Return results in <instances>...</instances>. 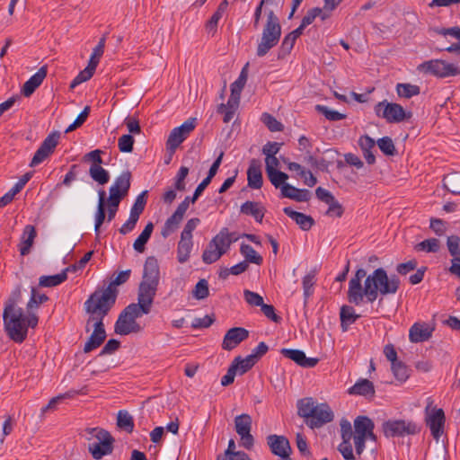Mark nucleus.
I'll list each match as a JSON object with an SVG mask.
<instances>
[{
    "label": "nucleus",
    "mask_w": 460,
    "mask_h": 460,
    "mask_svg": "<svg viewBox=\"0 0 460 460\" xmlns=\"http://www.w3.org/2000/svg\"><path fill=\"white\" fill-rule=\"evenodd\" d=\"M353 425L354 433L352 432V438L356 453L360 456L365 450L367 439L376 440V436L374 434L375 424L367 416H358L354 420Z\"/></svg>",
    "instance_id": "1a4fd4ad"
},
{
    "label": "nucleus",
    "mask_w": 460,
    "mask_h": 460,
    "mask_svg": "<svg viewBox=\"0 0 460 460\" xmlns=\"http://www.w3.org/2000/svg\"><path fill=\"white\" fill-rule=\"evenodd\" d=\"M340 426L342 441L338 446V450L345 460H355L352 445L350 443L352 438L351 423L348 420L342 419L340 422Z\"/></svg>",
    "instance_id": "f3484780"
},
{
    "label": "nucleus",
    "mask_w": 460,
    "mask_h": 460,
    "mask_svg": "<svg viewBox=\"0 0 460 460\" xmlns=\"http://www.w3.org/2000/svg\"><path fill=\"white\" fill-rule=\"evenodd\" d=\"M240 252L244 257V261H247L248 264L261 265L263 261L262 257L249 244L242 243Z\"/></svg>",
    "instance_id": "37998d69"
},
{
    "label": "nucleus",
    "mask_w": 460,
    "mask_h": 460,
    "mask_svg": "<svg viewBox=\"0 0 460 460\" xmlns=\"http://www.w3.org/2000/svg\"><path fill=\"white\" fill-rule=\"evenodd\" d=\"M144 314H146L145 312L141 311L135 303L129 304L119 314L114 326L115 332L119 335H128L142 332L143 327L136 320Z\"/></svg>",
    "instance_id": "0eeeda50"
},
{
    "label": "nucleus",
    "mask_w": 460,
    "mask_h": 460,
    "mask_svg": "<svg viewBox=\"0 0 460 460\" xmlns=\"http://www.w3.org/2000/svg\"><path fill=\"white\" fill-rule=\"evenodd\" d=\"M262 14L266 17V22L257 44L256 55L259 58L266 56L271 49L277 46L281 37V25L278 15L272 9L268 8L267 4L262 0L259 2L254 10L253 28H259Z\"/></svg>",
    "instance_id": "f03ea898"
},
{
    "label": "nucleus",
    "mask_w": 460,
    "mask_h": 460,
    "mask_svg": "<svg viewBox=\"0 0 460 460\" xmlns=\"http://www.w3.org/2000/svg\"><path fill=\"white\" fill-rule=\"evenodd\" d=\"M348 393L354 395L373 396L375 394V387L371 381L364 378L357 381L356 384L348 390Z\"/></svg>",
    "instance_id": "72a5a7b5"
},
{
    "label": "nucleus",
    "mask_w": 460,
    "mask_h": 460,
    "mask_svg": "<svg viewBox=\"0 0 460 460\" xmlns=\"http://www.w3.org/2000/svg\"><path fill=\"white\" fill-rule=\"evenodd\" d=\"M196 118H190L181 126L174 128L169 134L166 148L174 153L177 147L189 137L196 127Z\"/></svg>",
    "instance_id": "ddd939ff"
},
{
    "label": "nucleus",
    "mask_w": 460,
    "mask_h": 460,
    "mask_svg": "<svg viewBox=\"0 0 460 460\" xmlns=\"http://www.w3.org/2000/svg\"><path fill=\"white\" fill-rule=\"evenodd\" d=\"M117 425L131 433L134 429V421L132 416L127 411H119L117 417Z\"/></svg>",
    "instance_id": "8fccbe9b"
},
{
    "label": "nucleus",
    "mask_w": 460,
    "mask_h": 460,
    "mask_svg": "<svg viewBox=\"0 0 460 460\" xmlns=\"http://www.w3.org/2000/svg\"><path fill=\"white\" fill-rule=\"evenodd\" d=\"M296 40V38L291 35L290 32L284 37L279 50V58H284L291 52Z\"/></svg>",
    "instance_id": "6e6d98bb"
},
{
    "label": "nucleus",
    "mask_w": 460,
    "mask_h": 460,
    "mask_svg": "<svg viewBox=\"0 0 460 460\" xmlns=\"http://www.w3.org/2000/svg\"><path fill=\"white\" fill-rule=\"evenodd\" d=\"M420 68L426 73H429L439 77H446L457 74V68L453 64H448L439 59L426 61L420 66Z\"/></svg>",
    "instance_id": "a211bd4d"
},
{
    "label": "nucleus",
    "mask_w": 460,
    "mask_h": 460,
    "mask_svg": "<svg viewBox=\"0 0 460 460\" xmlns=\"http://www.w3.org/2000/svg\"><path fill=\"white\" fill-rule=\"evenodd\" d=\"M192 296L198 300L205 299L209 296L208 283L205 279H199L195 285Z\"/></svg>",
    "instance_id": "603ef678"
},
{
    "label": "nucleus",
    "mask_w": 460,
    "mask_h": 460,
    "mask_svg": "<svg viewBox=\"0 0 460 460\" xmlns=\"http://www.w3.org/2000/svg\"><path fill=\"white\" fill-rule=\"evenodd\" d=\"M147 191L145 190L141 192L136 199L131 209L130 214L137 218H139L140 215L143 213L146 204V196Z\"/></svg>",
    "instance_id": "864d4df0"
},
{
    "label": "nucleus",
    "mask_w": 460,
    "mask_h": 460,
    "mask_svg": "<svg viewBox=\"0 0 460 460\" xmlns=\"http://www.w3.org/2000/svg\"><path fill=\"white\" fill-rule=\"evenodd\" d=\"M47 75V66H41L29 80H27L22 89V93L25 97L31 96L35 90L42 84Z\"/></svg>",
    "instance_id": "393cba45"
},
{
    "label": "nucleus",
    "mask_w": 460,
    "mask_h": 460,
    "mask_svg": "<svg viewBox=\"0 0 460 460\" xmlns=\"http://www.w3.org/2000/svg\"><path fill=\"white\" fill-rule=\"evenodd\" d=\"M255 356L254 355H248L245 358L242 357H236L234 361L232 362V365L236 366V370L239 375H243L247 371H249L256 363Z\"/></svg>",
    "instance_id": "c03bdc74"
},
{
    "label": "nucleus",
    "mask_w": 460,
    "mask_h": 460,
    "mask_svg": "<svg viewBox=\"0 0 460 460\" xmlns=\"http://www.w3.org/2000/svg\"><path fill=\"white\" fill-rule=\"evenodd\" d=\"M159 265L157 260L150 256L146 260L143 271V280L154 284L159 283Z\"/></svg>",
    "instance_id": "bb28decb"
},
{
    "label": "nucleus",
    "mask_w": 460,
    "mask_h": 460,
    "mask_svg": "<svg viewBox=\"0 0 460 460\" xmlns=\"http://www.w3.org/2000/svg\"><path fill=\"white\" fill-rule=\"evenodd\" d=\"M443 185L452 194H460V172L447 174L443 179Z\"/></svg>",
    "instance_id": "ea45409f"
},
{
    "label": "nucleus",
    "mask_w": 460,
    "mask_h": 460,
    "mask_svg": "<svg viewBox=\"0 0 460 460\" xmlns=\"http://www.w3.org/2000/svg\"><path fill=\"white\" fill-rule=\"evenodd\" d=\"M267 176L271 182V184L276 188L279 189L284 185L287 184L286 181L288 179V175L283 172H280L279 170L273 171L270 172H267Z\"/></svg>",
    "instance_id": "4d7b16f0"
},
{
    "label": "nucleus",
    "mask_w": 460,
    "mask_h": 460,
    "mask_svg": "<svg viewBox=\"0 0 460 460\" xmlns=\"http://www.w3.org/2000/svg\"><path fill=\"white\" fill-rule=\"evenodd\" d=\"M315 275H316L315 270H311L309 273H307L303 278L302 285H303V290H304L305 303L307 302L308 298L314 293V286L315 284Z\"/></svg>",
    "instance_id": "09e8293b"
},
{
    "label": "nucleus",
    "mask_w": 460,
    "mask_h": 460,
    "mask_svg": "<svg viewBox=\"0 0 460 460\" xmlns=\"http://www.w3.org/2000/svg\"><path fill=\"white\" fill-rule=\"evenodd\" d=\"M70 268H66L60 273L50 276H41L39 279V286L42 288H53L60 285L67 279V272Z\"/></svg>",
    "instance_id": "c9c22d12"
},
{
    "label": "nucleus",
    "mask_w": 460,
    "mask_h": 460,
    "mask_svg": "<svg viewBox=\"0 0 460 460\" xmlns=\"http://www.w3.org/2000/svg\"><path fill=\"white\" fill-rule=\"evenodd\" d=\"M358 143L367 163L368 164H374L376 163V156L373 154L372 149L376 146L375 140L369 136L364 135L359 137Z\"/></svg>",
    "instance_id": "473e14b6"
},
{
    "label": "nucleus",
    "mask_w": 460,
    "mask_h": 460,
    "mask_svg": "<svg viewBox=\"0 0 460 460\" xmlns=\"http://www.w3.org/2000/svg\"><path fill=\"white\" fill-rule=\"evenodd\" d=\"M121 200L116 199L115 198H108L106 199V206H107V220L111 222L114 219L116 213L118 211L119 203Z\"/></svg>",
    "instance_id": "774afa93"
},
{
    "label": "nucleus",
    "mask_w": 460,
    "mask_h": 460,
    "mask_svg": "<svg viewBox=\"0 0 460 460\" xmlns=\"http://www.w3.org/2000/svg\"><path fill=\"white\" fill-rule=\"evenodd\" d=\"M400 286L397 275L388 277L383 268L375 270L367 276V271L360 268L356 270L354 277L349 281L348 300L359 305L366 297L367 302L373 303L378 296L395 294Z\"/></svg>",
    "instance_id": "f257e3e1"
},
{
    "label": "nucleus",
    "mask_w": 460,
    "mask_h": 460,
    "mask_svg": "<svg viewBox=\"0 0 460 460\" xmlns=\"http://www.w3.org/2000/svg\"><path fill=\"white\" fill-rule=\"evenodd\" d=\"M267 442L271 453L275 456H283L292 452L289 441L284 436L270 435L267 438Z\"/></svg>",
    "instance_id": "4be33fe9"
},
{
    "label": "nucleus",
    "mask_w": 460,
    "mask_h": 460,
    "mask_svg": "<svg viewBox=\"0 0 460 460\" xmlns=\"http://www.w3.org/2000/svg\"><path fill=\"white\" fill-rule=\"evenodd\" d=\"M376 144H377L379 149L385 155H395L396 149H395L394 144L391 137H383L376 141Z\"/></svg>",
    "instance_id": "bf43d9fd"
},
{
    "label": "nucleus",
    "mask_w": 460,
    "mask_h": 460,
    "mask_svg": "<svg viewBox=\"0 0 460 460\" xmlns=\"http://www.w3.org/2000/svg\"><path fill=\"white\" fill-rule=\"evenodd\" d=\"M59 134L54 132L49 134L41 143L38 150L35 152L31 163V167H35L46 160L52 153H54L56 146L58 144Z\"/></svg>",
    "instance_id": "2eb2a0df"
},
{
    "label": "nucleus",
    "mask_w": 460,
    "mask_h": 460,
    "mask_svg": "<svg viewBox=\"0 0 460 460\" xmlns=\"http://www.w3.org/2000/svg\"><path fill=\"white\" fill-rule=\"evenodd\" d=\"M417 252H438L440 249V242L437 238L426 239L414 246Z\"/></svg>",
    "instance_id": "de8ad7c7"
},
{
    "label": "nucleus",
    "mask_w": 460,
    "mask_h": 460,
    "mask_svg": "<svg viewBox=\"0 0 460 460\" xmlns=\"http://www.w3.org/2000/svg\"><path fill=\"white\" fill-rule=\"evenodd\" d=\"M49 297L45 294H39L35 288H31V298L27 303V310L31 311L38 308L40 305L47 302Z\"/></svg>",
    "instance_id": "3c124183"
},
{
    "label": "nucleus",
    "mask_w": 460,
    "mask_h": 460,
    "mask_svg": "<svg viewBox=\"0 0 460 460\" xmlns=\"http://www.w3.org/2000/svg\"><path fill=\"white\" fill-rule=\"evenodd\" d=\"M341 327L343 332H347L349 325L354 323L359 315L356 314L355 309L349 305H342L340 312Z\"/></svg>",
    "instance_id": "e433bc0d"
},
{
    "label": "nucleus",
    "mask_w": 460,
    "mask_h": 460,
    "mask_svg": "<svg viewBox=\"0 0 460 460\" xmlns=\"http://www.w3.org/2000/svg\"><path fill=\"white\" fill-rule=\"evenodd\" d=\"M84 309L85 312L89 314L87 325L93 323V332L84 347V351L88 353L100 347L105 341L106 332L104 329L103 319L106 315H108L111 310L87 300L84 302ZM86 332H89L88 326H86Z\"/></svg>",
    "instance_id": "7ed1b4c3"
},
{
    "label": "nucleus",
    "mask_w": 460,
    "mask_h": 460,
    "mask_svg": "<svg viewBox=\"0 0 460 460\" xmlns=\"http://www.w3.org/2000/svg\"><path fill=\"white\" fill-rule=\"evenodd\" d=\"M433 400L430 397H429L428 405L425 409L426 423L430 429L432 437L434 438V439L438 441L444 432L446 418L444 411L442 409H430Z\"/></svg>",
    "instance_id": "9b49d317"
},
{
    "label": "nucleus",
    "mask_w": 460,
    "mask_h": 460,
    "mask_svg": "<svg viewBox=\"0 0 460 460\" xmlns=\"http://www.w3.org/2000/svg\"><path fill=\"white\" fill-rule=\"evenodd\" d=\"M315 110L331 121H338L346 118L345 114H342L337 111L331 110L324 105L318 104L315 106Z\"/></svg>",
    "instance_id": "5fc2aeb1"
},
{
    "label": "nucleus",
    "mask_w": 460,
    "mask_h": 460,
    "mask_svg": "<svg viewBox=\"0 0 460 460\" xmlns=\"http://www.w3.org/2000/svg\"><path fill=\"white\" fill-rule=\"evenodd\" d=\"M262 121L271 132L283 130V125L269 113L262 115Z\"/></svg>",
    "instance_id": "69168bd1"
},
{
    "label": "nucleus",
    "mask_w": 460,
    "mask_h": 460,
    "mask_svg": "<svg viewBox=\"0 0 460 460\" xmlns=\"http://www.w3.org/2000/svg\"><path fill=\"white\" fill-rule=\"evenodd\" d=\"M333 420V412L326 403L316 404L314 412L305 423L311 429L321 428Z\"/></svg>",
    "instance_id": "6ab92c4d"
},
{
    "label": "nucleus",
    "mask_w": 460,
    "mask_h": 460,
    "mask_svg": "<svg viewBox=\"0 0 460 460\" xmlns=\"http://www.w3.org/2000/svg\"><path fill=\"white\" fill-rule=\"evenodd\" d=\"M154 230V224L152 222H149L145 226L144 230L141 232V234L138 235V237L135 240L133 243V248L137 252H144L146 250V244L148 242V240L151 237V234Z\"/></svg>",
    "instance_id": "58836bf2"
},
{
    "label": "nucleus",
    "mask_w": 460,
    "mask_h": 460,
    "mask_svg": "<svg viewBox=\"0 0 460 460\" xmlns=\"http://www.w3.org/2000/svg\"><path fill=\"white\" fill-rule=\"evenodd\" d=\"M281 354L303 367H314L319 361L316 358H307L300 349H282Z\"/></svg>",
    "instance_id": "5701e85b"
},
{
    "label": "nucleus",
    "mask_w": 460,
    "mask_h": 460,
    "mask_svg": "<svg viewBox=\"0 0 460 460\" xmlns=\"http://www.w3.org/2000/svg\"><path fill=\"white\" fill-rule=\"evenodd\" d=\"M252 423V417L246 413L234 418L235 431L240 436L242 446L246 449H251L254 444L253 436L251 434Z\"/></svg>",
    "instance_id": "4468645a"
},
{
    "label": "nucleus",
    "mask_w": 460,
    "mask_h": 460,
    "mask_svg": "<svg viewBox=\"0 0 460 460\" xmlns=\"http://www.w3.org/2000/svg\"><path fill=\"white\" fill-rule=\"evenodd\" d=\"M248 337L249 332L246 329L243 327L231 328L225 334L222 348L225 350H232Z\"/></svg>",
    "instance_id": "412c9836"
},
{
    "label": "nucleus",
    "mask_w": 460,
    "mask_h": 460,
    "mask_svg": "<svg viewBox=\"0 0 460 460\" xmlns=\"http://www.w3.org/2000/svg\"><path fill=\"white\" fill-rule=\"evenodd\" d=\"M135 140L130 134L122 135L118 141V147L122 153H131L133 151Z\"/></svg>",
    "instance_id": "680f3d73"
},
{
    "label": "nucleus",
    "mask_w": 460,
    "mask_h": 460,
    "mask_svg": "<svg viewBox=\"0 0 460 460\" xmlns=\"http://www.w3.org/2000/svg\"><path fill=\"white\" fill-rule=\"evenodd\" d=\"M316 405L313 398H304L297 402V414L307 420L314 412Z\"/></svg>",
    "instance_id": "79ce46f5"
},
{
    "label": "nucleus",
    "mask_w": 460,
    "mask_h": 460,
    "mask_svg": "<svg viewBox=\"0 0 460 460\" xmlns=\"http://www.w3.org/2000/svg\"><path fill=\"white\" fill-rule=\"evenodd\" d=\"M396 93L399 97L410 99L419 95L420 89L416 84L400 83L396 84Z\"/></svg>",
    "instance_id": "49530a36"
},
{
    "label": "nucleus",
    "mask_w": 460,
    "mask_h": 460,
    "mask_svg": "<svg viewBox=\"0 0 460 460\" xmlns=\"http://www.w3.org/2000/svg\"><path fill=\"white\" fill-rule=\"evenodd\" d=\"M4 331L13 341L21 343L27 337L26 316L21 307H4L3 313Z\"/></svg>",
    "instance_id": "39448f33"
},
{
    "label": "nucleus",
    "mask_w": 460,
    "mask_h": 460,
    "mask_svg": "<svg viewBox=\"0 0 460 460\" xmlns=\"http://www.w3.org/2000/svg\"><path fill=\"white\" fill-rule=\"evenodd\" d=\"M433 31L440 34V35H449L456 40H458L457 43H453L448 47L441 48V50H447V52H456L460 53V28L459 27H452L448 29L445 28H434Z\"/></svg>",
    "instance_id": "2f4dec72"
},
{
    "label": "nucleus",
    "mask_w": 460,
    "mask_h": 460,
    "mask_svg": "<svg viewBox=\"0 0 460 460\" xmlns=\"http://www.w3.org/2000/svg\"><path fill=\"white\" fill-rule=\"evenodd\" d=\"M432 329L426 323H414L409 331V339L411 342H422L431 337Z\"/></svg>",
    "instance_id": "c756f323"
},
{
    "label": "nucleus",
    "mask_w": 460,
    "mask_h": 460,
    "mask_svg": "<svg viewBox=\"0 0 460 460\" xmlns=\"http://www.w3.org/2000/svg\"><path fill=\"white\" fill-rule=\"evenodd\" d=\"M94 71L89 67H85L83 71H81L71 82L70 88H75L80 84L86 82L93 75Z\"/></svg>",
    "instance_id": "338daca9"
},
{
    "label": "nucleus",
    "mask_w": 460,
    "mask_h": 460,
    "mask_svg": "<svg viewBox=\"0 0 460 460\" xmlns=\"http://www.w3.org/2000/svg\"><path fill=\"white\" fill-rule=\"evenodd\" d=\"M237 240L234 233H230L228 228H222L209 242L207 249L203 252L202 261L211 264L218 261L221 256L227 252L231 244Z\"/></svg>",
    "instance_id": "423d86ee"
},
{
    "label": "nucleus",
    "mask_w": 460,
    "mask_h": 460,
    "mask_svg": "<svg viewBox=\"0 0 460 460\" xmlns=\"http://www.w3.org/2000/svg\"><path fill=\"white\" fill-rule=\"evenodd\" d=\"M130 182L131 172L128 170L122 172L110 187L109 197L122 200L128 193Z\"/></svg>",
    "instance_id": "aec40b11"
},
{
    "label": "nucleus",
    "mask_w": 460,
    "mask_h": 460,
    "mask_svg": "<svg viewBox=\"0 0 460 460\" xmlns=\"http://www.w3.org/2000/svg\"><path fill=\"white\" fill-rule=\"evenodd\" d=\"M374 111L377 117L385 119L388 123H400L412 116L411 112L406 111L402 105L388 102L386 100L376 103Z\"/></svg>",
    "instance_id": "9d476101"
},
{
    "label": "nucleus",
    "mask_w": 460,
    "mask_h": 460,
    "mask_svg": "<svg viewBox=\"0 0 460 460\" xmlns=\"http://www.w3.org/2000/svg\"><path fill=\"white\" fill-rule=\"evenodd\" d=\"M265 211V208L261 203L255 201H246L240 208L242 214L253 217L259 223L262 222Z\"/></svg>",
    "instance_id": "7c9ffc66"
},
{
    "label": "nucleus",
    "mask_w": 460,
    "mask_h": 460,
    "mask_svg": "<svg viewBox=\"0 0 460 460\" xmlns=\"http://www.w3.org/2000/svg\"><path fill=\"white\" fill-rule=\"evenodd\" d=\"M131 274L130 270L120 271L108 285L106 288L96 289L90 295L87 301L111 310L116 303L119 290L118 286L126 283Z\"/></svg>",
    "instance_id": "20e7f679"
},
{
    "label": "nucleus",
    "mask_w": 460,
    "mask_h": 460,
    "mask_svg": "<svg viewBox=\"0 0 460 460\" xmlns=\"http://www.w3.org/2000/svg\"><path fill=\"white\" fill-rule=\"evenodd\" d=\"M281 195L284 198H288L297 202H305L311 198V193L308 190L297 189L290 184H284L281 187Z\"/></svg>",
    "instance_id": "cd10ccee"
},
{
    "label": "nucleus",
    "mask_w": 460,
    "mask_h": 460,
    "mask_svg": "<svg viewBox=\"0 0 460 460\" xmlns=\"http://www.w3.org/2000/svg\"><path fill=\"white\" fill-rule=\"evenodd\" d=\"M394 377L401 383L405 382L409 377L407 367L401 361H397L391 366Z\"/></svg>",
    "instance_id": "13d9d810"
},
{
    "label": "nucleus",
    "mask_w": 460,
    "mask_h": 460,
    "mask_svg": "<svg viewBox=\"0 0 460 460\" xmlns=\"http://www.w3.org/2000/svg\"><path fill=\"white\" fill-rule=\"evenodd\" d=\"M22 299V285L18 284L14 287L13 291L11 292L8 299L5 302L4 307H9L10 309L13 307H18L17 304Z\"/></svg>",
    "instance_id": "e2e57ef3"
},
{
    "label": "nucleus",
    "mask_w": 460,
    "mask_h": 460,
    "mask_svg": "<svg viewBox=\"0 0 460 460\" xmlns=\"http://www.w3.org/2000/svg\"><path fill=\"white\" fill-rule=\"evenodd\" d=\"M36 236L37 232L35 227L31 225L25 226L19 243V252L22 256H25L31 252V248L34 243Z\"/></svg>",
    "instance_id": "a878e982"
},
{
    "label": "nucleus",
    "mask_w": 460,
    "mask_h": 460,
    "mask_svg": "<svg viewBox=\"0 0 460 460\" xmlns=\"http://www.w3.org/2000/svg\"><path fill=\"white\" fill-rule=\"evenodd\" d=\"M157 284L142 280L138 288L137 303H135L145 314H149L157 290Z\"/></svg>",
    "instance_id": "dca6fc26"
},
{
    "label": "nucleus",
    "mask_w": 460,
    "mask_h": 460,
    "mask_svg": "<svg viewBox=\"0 0 460 460\" xmlns=\"http://www.w3.org/2000/svg\"><path fill=\"white\" fill-rule=\"evenodd\" d=\"M192 247V237L181 234V240L177 246V260L180 263H184L189 260Z\"/></svg>",
    "instance_id": "f704fd0d"
},
{
    "label": "nucleus",
    "mask_w": 460,
    "mask_h": 460,
    "mask_svg": "<svg viewBox=\"0 0 460 460\" xmlns=\"http://www.w3.org/2000/svg\"><path fill=\"white\" fill-rule=\"evenodd\" d=\"M321 16L322 20H325L327 15L323 13L320 7L311 8L302 19L303 26H308L314 22L316 17Z\"/></svg>",
    "instance_id": "052dcab7"
},
{
    "label": "nucleus",
    "mask_w": 460,
    "mask_h": 460,
    "mask_svg": "<svg viewBox=\"0 0 460 460\" xmlns=\"http://www.w3.org/2000/svg\"><path fill=\"white\" fill-rule=\"evenodd\" d=\"M182 219L183 216L181 214L179 215L177 212L174 211V213L166 219L161 231L162 236L164 238H166L171 234H172L178 228Z\"/></svg>",
    "instance_id": "a19ab883"
},
{
    "label": "nucleus",
    "mask_w": 460,
    "mask_h": 460,
    "mask_svg": "<svg viewBox=\"0 0 460 460\" xmlns=\"http://www.w3.org/2000/svg\"><path fill=\"white\" fill-rule=\"evenodd\" d=\"M383 430L385 437H404L414 435L419 432L417 424L411 420H390L383 424Z\"/></svg>",
    "instance_id": "f8f14e48"
},
{
    "label": "nucleus",
    "mask_w": 460,
    "mask_h": 460,
    "mask_svg": "<svg viewBox=\"0 0 460 460\" xmlns=\"http://www.w3.org/2000/svg\"><path fill=\"white\" fill-rule=\"evenodd\" d=\"M98 206H97V211L95 214V225H94V230L96 233L99 232L100 227L103 224L105 218H106V212H105V207H106V192L104 190H100L98 191Z\"/></svg>",
    "instance_id": "4c0bfd02"
},
{
    "label": "nucleus",
    "mask_w": 460,
    "mask_h": 460,
    "mask_svg": "<svg viewBox=\"0 0 460 460\" xmlns=\"http://www.w3.org/2000/svg\"><path fill=\"white\" fill-rule=\"evenodd\" d=\"M283 212L293 219L303 231H308L314 224V220L311 216L295 211L290 207L284 208Z\"/></svg>",
    "instance_id": "c85d7f7f"
},
{
    "label": "nucleus",
    "mask_w": 460,
    "mask_h": 460,
    "mask_svg": "<svg viewBox=\"0 0 460 460\" xmlns=\"http://www.w3.org/2000/svg\"><path fill=\"white\" fill-rule=\"evenodd\" d=\"M85 432L89 435L86 438L93 440L89 443L88 450L94 459L100 460L112 452L114 439L108 431L99 428H92L86 429Z\"/></svg>",
    "instance_id": "6e6552de"
},
{
    "label": "nucleus",
    "mask_w": 460,
    "mask_h": 460,
    "mask_svg": "<svg viewBox=\"0 0 460 460\" xmlns=\"http://www.w3.org/2000/svg\"><path fill=\"white\" fill-rule=\"evenodd\" d=\"M91 178L101 185L107 183L110 180L108 171L101 166V164H92L89 169Z\"/></svg>",
    "instance_id": "a18cd8bd"
},
{
    "label": "nucleus",
    "mask_w": 460,
    "mask_h": 460,
    "mask_svg": "<svg viewBox=\"0 0 460 460\" xmlns=\"http://www.w3.org/2000/svg\"><path fill=\"white\" fill-rule=\"evenodd\" d=\"M260 161L252 159L247 170L248 186L252 189H261L263 183Z\"/></svg>",
    "instance_id": "b1692460"
},
{
    "label": "nucleus",
    "mask_w": 460,
    "mask_h": 460,
    "mask_svg": "<svg viewBox=\"0 0 460 460\" xmlns=\"http://www.w3.org/2000/svg\"><path fill=\"white\" fill-rule=\"evenodd\" d=\"M447 245L449 253L453 258L460 257V237L451 235L447 237Z\"/></svg>",
    "instance_id": "0e129e2a"
}]
</instances>
